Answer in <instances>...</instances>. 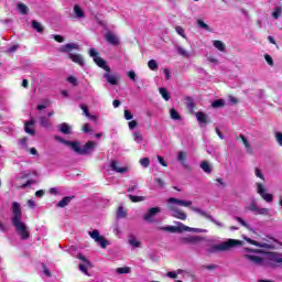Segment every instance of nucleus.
<instances>
[{
    "instance_id": "obj_1",
    "label": "nucleus",
    "mask_w": 282,
    "mask_h": 282,
    "mask_svg": "<svg viewBox=\"0 0 282 282\" xmlns=\"http://www.w3.org/2000/svg\"><path fill=\"white\" fill-rule=\"evenodd\" d=\"M11 224L15 228L17 234L20 238L25 241L30 239V231L28 230V225L23 223V212L21 210V204L13 202L11 205Z\"/></svg>"
},
{
    "instance_id": "obj_2",
    "label": "nucleus",
    "mask_w": 282,
    "mask_h": 282,
    "mask_svg": "<svg viewBox=\"0 0 282 282\" xmlns=\"http://www.w3.org/2000/svg\"><path fill=\"white\" fill-rule=\"evenodd\" d=\"M237 246H243V241L237 239H228L208 248L207 254H215V252H228V250H232V248H237Z\"/></svg>"
},
{
    "instance_id": "obj_3",
    "label": "nucleus",
    "mask_w": 282,
    "mask_h": 282,
    "mask_svg": "<svg viewBox=\"0 0 282 282\" xmlns=\"http://www.w3.org/2000/svg\"><path fill=\"white\" fill-rule=\"evenodd\" d=\"M100 53L96 51V48H90L89 50V56L94 58V63L105 72H111V67L107 65V61H105L102 57L99 56Z\"/></svg>"
},
{
    "instance_id": "obj_4",
    "label": "nucleus",
    "mask_w": 282,
    "mask_h": 282,
    "mask_svg": "<svg viewBox=\"0 0 282 282\" xmlns=\"http://www.w3.org/2000/svg\"><path fill=\"white\" fill-rule=\"evenodd\" d=\"M89 237L94 239L97 243H99L100 248H107L109 246V240L105 239V237L100 236V231L95 229L88 232Z\"/></svg>"
},
{
    "instance_id": "obj_5",
    "label": "nucleus",
    "mask_w": 282,
    "mask_h": 282,
    "mask_svg": "<svg viewBox=\"0 0 282 282\" xmlns=\"http://www.w3.org/2000/svg\"><path fill=\"white\" fill-rule=\"evenodd\" d=\"M200 241H204L202 236H187L180 238V243H182V246H197Z\"/></svg>"
},
{
    "instance_id": "obj_6",
    "label": "nucleus",
    "mask_w": 282,
    "mask_h": 282,
    "mask_svg": "<svg viewBox=\"0 0 282 282\" xmlns=\"http://www.w3.org/2000/svg\"><path fill=\"white\" fill-rule=\"evenodd\" d=\"M257 193L268 204L272 203V199H274V196L272 194L265 193V187L262 183H257Z\"/></svg>"
},
{
    "instance_id": "obj_7",
    "label": "nucleus",
    "mask_w": 282,
    "mask_h": 282,
    "mask_svg": "<svg viewBox=\"0 0 282 282\" xmlns=\"http://www.w3.org/2000/svg\"><path fill=\"white\" fill-rule=\"evenodd\" d=\"M169 210H171L176 219H181L182 221H186V213H184L182 209L173 206V205H167Z\"/></svg>"
},
{
    "instance_id": "obj_8",
    "label": "nucleus",
    "mask_w": 282,
    "mask_h": 282,
    "mask_svg": "<svg viewBox=\"0 0 282 282\" xmlns=\"http://www.w3.org/2000/svg\"><path fill=\"white\" fill-rule=\"evenodd\" d=\"M192 210L194 213H198V215H202V217H206L207 219H210V221L215 224V226H218L219 228L224 227V224L217 221L215 218L206 214V212L202 210L199 207H192Z\"/></svg>"
},
{
    "instance_id": "obj_9",
    "label": "nucleus",
    "mask_w": 282,
    "mask_h": 282,
    "mask_svg": "<svg viewBox=\"0 0 282 282\" xmlns=\"http://www.w3.org/2000/svg\"><path fill=\"white\" fill-rule=\"evenodd\" d=\"M160 213V207H152L148 210L147 214H144L143 219L144 221H149L150 224H153L155 220L153 219L155 215Z\"/></svg>"
},
{
    "instance_id": "obj_10",
    "label": "nucleus",
    "mask_w": 282,
    "mask_h": 282,
    "mask_svg": "<svg viewBox=\"0 0 282 282\" xmlns=\"http://www.w3.org/2000/svg\"><path fill=\"white\" fill-rule=\"evenodd\" d=\"M271 265H276V263H282V253L279 252H269L267 253Z\"/></svg>"
},
{
    "instance_id": "obj_11",
    "label": "nucleus",
    "mask_w": 282,
    "mask_h": 282,
    "mask_svg": "<svg viewBox=\"0 0 282 282\" xmlns=\"http://www.w3.org/2000/svg\"><path fill=\"white\" fill-rule=\"evenodd\" d=\"M242 259L249 261V263H252V265H261V263H263V258L259 256L245 254L242 256Z\"/></svg>"
},
{
    "instance_id": "obj_12",
    "label": "nucleus",
    "mask_w": 282,
    "mask_h": 282,
    "mask_svg": "<svg viewBox=\"0 0 282 282\" xmlns=\"http://www.w3.org/2000/svg\"><path fill=\"white\" fill-rule=\"evenodd\" d=\"M102 78H105L106 83H109V85H118V80H120V77L118 75H111V72H106Z\"/></svg>"
},
{
    "instance_id": "obj_13",
    "label": "nucleus",
    "mask_w": 282,
    "mask_h": 282,
    "mask_svg": "<svg viewBox=\"0 0 282 282\" xmlns=\"http://www.w3.org/2000/svg\"><path fill=\"white\" fill-rule=\"evenodd\" d=\"M167 204H177L178 206H184L185 208H188V206H193V202L182 200V199H177L175 197L169 198Z\"/></svg>"
},
{
    "instance_id": "obj_14",
    "label": "nucleus",
    "mask_w": 282,
    "mask_h": 282,
    "mask_svg": "<svg viewBox=\"0 0 282 282\" xmlns=\"http://www.w3.org/2000/svg\"><path fill=\"white\" fill-rule=\"evenodd\" d=\"M94 149H96V142L94 141L86 142V144H84L82 148V155H89V153H91Z\"/></svg>"
},
{
    "instance_id": "obj_15",
    "label": "nucleus",
    "mask_w": 282,
    "mask_h": 282,
    "mask_svg": "<svg viewBox=\"0 0 282 282\" xmlns=\"http://www.w3.org/2000/svg\"><path fill=\"white\" fill-rule=\"evenodd\" d=\"M68 58H70V61H73V63H76L80 67H85V59L83 58V55L69 53Z\"/></svg>"
},
{
    "instance_id": "obj_16",
    "label": "nucleus",
    "mask_w": 282,
    "mask_h": 282,
    "mask_svg": "<svg viewBox=\"0 0 282 282\" xmlns=\"http://www.w3.org/2000/svg\"><path fill=\"white\" fill-rule=\"evenodd\" d=\"M196 116V120L198 122V124H210V121L208 120V115H206V112H195Z\"/></svg>"
},
{
    "instance_id": "obj_17",
    "label": "nucleus",
    "mask_w": 282,
    "mask_h": 282,
    "mask_svg": "<svg viewBox=\"0 0 282 282\" xmlns=\"http://www.w3.org/2000/svg\"><path fill=\"white\" fill-rule=\"evenodd\" d=\"M110 169L111 171H115V173H127L129 171V167L123 166L120 167V163H118V161H111L110 163Z\"/></svg>"
},
{
    "instance_id": "obj_18",
    "label": "nucleus",
    "mask_w": 282,
    "mask_h": 282,
    "mask_svg": "<svg viewBox=\"0 0 282 282\" xmlns=\"http://www.w3.org/2000/svg\"><path fill=\"white\" fill-rule=\"evenodd\" d=\"M78 44L76 43H68L63 46H61L59 52L63 54H68V52H72V50H78Z\"/></svg>"
},
{
    "instance_id": "obj_19",
    "label": "nucleus",
    "mask_w": 282,
    "mask_h": 282,
    "mask_svg": "<svg viewBox=\"0 0 282 282\" xmlns=\"http://www.w3.org/2000/svg\"><path fill=\"white\" fill-rule=\"evenodd\" d=\"M76 196H65L57 204V208H65V206H69L72 199H75Z\"/></svg>"
},
{
    "instance_id": "obj_20",
    "label": "nucleus",
    "mask_w": 282,
    "mask_h": 282,
    "mask_svg": "<svg viewBox=\"0 0 282 282\" xmlns=\"http://www.w3.org/2000/svg\"><path fill=\"white\" fill-rule=\"evenodd\" d=\"M106 41L110 44V45H119L120 41L118 40V36H116L113 33L108 32L106 33L105 36Z\"/></svg>"
},
{
    "instance_id": "obj_21",
    "label": "nucleus",
    "mask_w": 282,
    "mask_h": 282,
    "mask_svg": "<svg viewBox=\"0 0 282 282\" xmlns=\"http://www.w3.org/2000/svg\"><path fill=\"white\" fill-rule=\"evenodd\" d=\"M185 105H186V108L188 109L189 113H193V111H195V109H197V105H195V100L193 99V97H186Z\"/></svg>"
},
{
    "instance_id": "obj_22",
    "label": "nucleus",
    "mask_w": 282,
    "mask_h": 282,
    "mask_svg": "<svg viewBox=\"0 0 282 282\" xmlns=\"http://www.w3.org/2000/svg\"><path fill=\"white\" fill-rule=\"evenodd\" d=\"M66 147H70V149L75 151V153H78V155H82V148L78 141H68L66 142Z\"/></svg>"
},
{
    "instance_id": "obj_23",
    "label": "nucleus",
    "mask_w": 282,
    "mask_h": 282,
    "mask_svg": "<svg viewBox=\"0 0 282 282\" xmlns=\"http://www.w3.org/2000/svg\"><path fill=\"white\" fill-rule=\"evenodd\" d=\"M31 25L33 30H35V32H39V34H43V32H45V28L43 26V24H41V22L36 20H32Z\"/></svg>"
},
{
    "instance_id": "obj_24",
    "label": "nucleus",
    "mask_w": 282,
    "mask_h": 282,
    "mask_svg": "<svg viewBox=\"0 0 282 282\" xmlns=\"http://www.w3.org/2000/svg\"><path fill=\"white\" fill-rule=\"evenodd\" d=\"M31 127H34V120H30L24 123V131L25 133H29V135H34L35 131Z\"/></svg>"
},
{
    "instance_id": "obj_25",
    "label": "nucleus",
    "mask_w": 282,
    "mask_h": 282,
    "mask_svg": "<svg viewBox=\"0 0 282 282\" xmlns=\"http://www.w3.org/2000/svg\"><path fill=\"white\" fill-rule=\"evenodd\" d=\"M245 241H247L251 246H256L257 248H268V243H261V242L253 240L251 238H248V237H245Z\"/></svg>"
},
{
    "instance_id": "obj_26",
    "label": "nucleus",
    "mask_w": 282,
    "mask_h": 282,
    "mask_svg": "<svg viewBox=\"0 0 282 282\" xmlns=\"http://www.w3.org/2000/svg\"><path fill=\"white\" fill-rule=\"evenodd\" d=\"M59 131L61 133H64V135H69V133H72V126L67 123H61Z\"/></svg>"
},
{
    "instance_id": "obj_27",
    "label": "nucleus",
    "mask_w": 282,
    "mask_h": 282,
    "mask_svg": "<svg viewBox=\"0 0 282 282\" xmlns=\"http://www.w3.org/2000/svg\"><path fill=\"white\" fill-rule=\"evenodd\" d=\"M177 160L182 164V166H185V169H188V165H186V152L180 151L177 155Z\"/></svg>"
},
{
    "instance_id": "obj_28",
    "label": "nucleus",
    "mask_w": 282,
    "mask_h": 282,
    "mask_svg": "<svg viewBox=\"0 0 282 282\" xmlns=\"http://www.w3.org/2000/svg\"><path fill=\"white\" fill-rule=\"evenodd\" d=\"M214 47L218 50L219 52H226V44L219 40L214 41L213 43Z\"/></svg>"
},
{
    "instance_id": "obj_29",
    "label": "nucleus",
    "mask_w": 282,
    "mask_h": 282,
    "mask_svg": "<svg viewBox=\"0 0 282 282\" xmlns=\"http://www.w3.org/2000/svg\"><path fill=\"white\" fill-rule=\"evenodd\" d=\"M200 169L205 172V173H213V167L210 166V163H208V161H203L200 163Z\"/></svg>"
},
{
    "instance_id": "obj_30",
    "label": "nucleus",
    "mask_w": 282,
    "mask_h": 282,
    "mask_svg": "<svg viewBox=\"0 0 282 282\" xmlns=\"http://www.w3.org/2000/svg\"><path fill=\"white\" fill-rule=\"evenodd\" d=\"M74 12H75L77 19H84L85 11H83V9L78 4L74 6Z\"/></svg>"
},
{
    "instance_id": "obj_31",
    "label": "nucleus",
    "mask_w": 282,
    "mask_h": 282,
    "mask_svg": "<svg viewBox=\"0 0 282 282\" xmlns=\"http://www.w3.org/2000/svg\"><path fill=\"white\" fill-rule=\"evenodd\" d=\"M128 242L130 246H132V248H140V241H138V239H135V236H129Z\"/></svg>"
},
{
    "instance_id": "obj_32",
    "label": "nucleus",
    "mask_w": 282,
    "mask_h": 282,
    "mask_svg": "<svg viewBox=\"0 0 282 282\" xmlns=\"http://www.w3.org/2000/svg\"><path fill=\"white\" fill-rule=\"evenodd\" d=\"M239 139L242 141L243 145L246 147V149L248 150L249 153H252V148L250 147V142L248 141V139L246 138V135L240 134Z\"/></svg>"
},
{
    "instance_id": "obj_33",
    "label": "nucleus",
    "mask_w": 282,
    "mask_h": 282,
    "mask_svg": "<svg viewBox=\"0 0 282 282\" xmlns=\"http://www.w3.org/2000/svg\"><path fill=\"white\" fill-rule=\"evenodd\" d=\"M40 124L41 127H44L45 129H50L52 124L50 123V119L47 117H40Z\"/></svg>"
},
{
    "instance_id": "obj_34",
    "label": "nucleus",
    "mask_w": 282,
    "mask_h": 282,
    "mask_svg": "<svg viewBox=\"0 0 282 282\" xmlns=\"http://www.w3.org/2000/svg\"><path fill=\"white\" fill-rule=\"evenodd\" d=\"M160 95L162 96L163 100H171V94L169 93V90L164 87L159 89Z\"/></svg>"
},
{
    "instance_id": "obj_35",
    "label": "nucleus",
    "mask_w": 282,
    "mask_h": 282,
    "mask_svg": "<svg viewBox=\"0 0 282 282\" xmlns=\"http://www.w3.org/2000/svg\"><path fill=\"white\" fill-rule=\"evenodd\" d=\"M117 274H131V268L121 267L116 269Z\"/></svg>"
},
{
    "instance_id": "obj_36",
    "label": "nucleus",
    "mask_w": 282,
    "mask_h": 282,
    "mask_svg": "<svg viewBox=\"0 0 282 282\" xmlns=\"http://www.w3.org/2000/svg\"><path fill=\"white\" fill-rule=\"evenodd\" d=\"M130 202L138 204V202H144V196H135L133 194L128 195Z\"/></svg>"
},
{
    "instance_id": "obj_37",
    "label": "nucleus",
    "mask_w": 282,
    "mask_h": 282,
    "mask_svg": "<svg viewBox=\"0 0 282 282\" xmlns=\"http://www.w3.org/2000/svg\"><path fill=\"white\" fill-rule=\"evenodd\" d=\"M170 116L172 120H182V116H180V112L175 108L170 110Z\"/></svg>"
},
{
    "instance_id": "obj_38",
    "label": "nucleus",
    "mask_w": 282,
    "mask_h": 282,
    "mask_svg": "<svg viewBox=\"0 0 282 282\" xmlns=\"http://www.w3.org/2000/svg\"><path fill=\"white\" fill-rule=\"evenodd\" d=\"M148 67L149 69H151L152 72H158V61L155 59H150L148 62Z\"/></svg>"
},
{
    "instance_id": "obj_39",
    "label": "nucleus",
    "mask_w": 282,
    "mask_h": 282,
    "mask_svg": "<svg viewBox=\"0 0 282 282\" xmlns=\"http://www.w3.org/2000/svg\"><path fill=\"white\" fill-rule=\"evenodd\" d=\"M177 54L180 56H184V58H188V56H191V54L188 53V51H186L184 47L178 46L177 48Z\"/></svg>"
},
{
    "instance_id": "obj_40",
    "label": "nucleus",
    "mask_w": 282,
    "mask_h": 282,
    "mask_svg": "<svg viewBox=\"0 0 282 282\" xmlns=\"http://www.w3.org/2000/svg\"><path fill=\"white\" fill-rule=\"evenodd\" d=\"M117 217H119L120 219H124V217H127V210H124V207H118Z\"/></svg>"
},
{
    "instance_id": "obj_41",
    "label": "nucleus",
    "mask_w": 282,
    "mask_h": 282,
    "mask_svg": "<svg viewBox=\"0 0 282 282\" xmlns=\"http://www.w3.org/2000/svg\"><path fill=\"white\" fill-rule=\"evenodd\" d=\"M18 10L22 14H28V12H30V9L24 3H19L18 4Z\"/></svg>"
},
{
    "instance_id": "obj_42",
    "label": "nucleus",
    "mask_w": 282,
    "mask_h": 282,
    "mask_svg": "<svg viewBox=\"0 0 282 282\" xmlns=\"http://www.w3.org/2000/svg\"><path fill=\"white\" fill-rule=\"evenodd\" d=\"M225 102L224 99H217L212 104V107H214V109H219L221 107H225Z\"/></svg>"
},
{
    "instance_id": "obj_43",
    "label": "nucleus",
    "mask_w": 282,
    "mask_h": 282,
    "mask_svg": "<svg viewBox=\"0 0 282 282\" xmlns=\"http://www.w3.org/2000/svg\"><path fill=\"white\" fill-rule=\"evenodd\" d=\"M197 25L202 28V30H206V32H212L210 26L204 22V20H197Z\"/></svg>"
},
{
    "instance_id": "obj_44",
    "label": "nucleus",
    "mask_w": 282,
    "mask_h": 282,
    "mask_svg": "<svg viewBox=\"0 0 282 282\" xmlns=\"http://www.w3.org/2000/svg\"><path fill=\"white\" fill-rule=\"evenodd\" d=\"M139 162L141 166H144V169H149V166H151V160L149 158H143Z\"/></svg>"
},
{
    "instance_id": "obj_45",
    "label": "nucleus",
    "mask_w": 282,
    "mask_h": 282,
    "mask_svg": "<svg viewBox=\"0 0 282 282\" xmlns=\"http://www.w3.org/2000/svg\"><path fill=\"white\" fill-rule=\"evenodd\" d=\"M282 14V8L281 7H276L274 9V11L271 13V17H273L274 19H279Z\"/></svg>"
},
{
    "instance_id": "obj_46",
    "label": "nucleus",
    "mask_w": 282,
    "mask_h": 282,
    "mask_svg": "<svg viewBox=\"0 0 282 282\" xmlns=\"http://www.w3.org/2000/svg\"><path fill=\"white\" fill-rule=\"evenodd\" d=\"M254 173H256V176H258L260 180L265 182V176L263 175V171L261 169L256 167Z\"/></svg>"
},
{
    "instance_id": "obj_47",
    "label": "nucleus",
    "mask_w": 282,
    "mask_h": 282,
    "mask_svg": "<svg viewBox=\"0 0 282 282\" xmlns=\"http://www.w3.org/2000/svg\"><path fill=\"white\" fill-rule=\"evenodd\" d=\"M164 230H167V232H182V229L175 226L165 227Z\"/></svg>"
},
{
    "instance_id": "obj_48",
    "label": "nucleus",
    "mask_w": 282,
    "mask_h": 282,
    "mask_svg": "<svg viewBox=\"0 0 282 282\" xmlns=\"http://www.w3.org/2000/svg\"><path fill=\"white\" fill-rule=\"evenodd\" d=\"M80 109L85 113L86 118H91V112H89V108L86 105H80Z\"/></svg>"
},
{
    "instance_id": "obj_49",
    "label": "nucleus",
    "mask_w": 282,
    "mask_h": 282,
    "mask_svg": "<svg viewBox=\"0 0 282 282\" xmlns=\"http://www.w3.org/2000/svg\"><path fill=\"white\" fill-rule=\"evenodd\" d=\"M67 83H70V85H73V87H78V79H76V77H74V76H69L67 78Z\"/></svg>"
},
{
    "instance_id": "obj_50",
    "label": "nucleus",
    "mask_w": 282,
    "mask_h": 282,
    "mask_svg": "<svg viewBox=\"0 0 282 282\" xmlns=\"http://www.w3.org/2000/svg\"><path fill=\"white\" fill-rule=\"evenodd\" d=\"M32 184H34V180H28L26 183L19 186V188H32Z\"/></svg>"
},
{
    "instance_id": "obj_51",
    "label": "nucleus",
    "mask_w": 282,
    "mask_h": 282,
    "mask_svg": "<svg viewBox=\"0 0 282 282\" xmlns=\"http://www.w3.org/2000/svg\"><path fill=\"white\" fill-rule=\"evenodd\" d=\"M248 210L257 213L259 210V206L257 205L256 202H251V204L248 206Z\"/></svg>"
},
{
    "instance_id": "obj_52",
    "label": "nucleus",
    "mask_w": 282,
    "mask_h": 282,
    "mask_svg": "<svg viewBox=\"0 0 282 282\" xmlns=\"http://www.w3.org/2000/svg\"><path fill=\"white\" fill-rule=\"evenodd\" d=\"M77 259H79V261L85 262L86 265H91V262H89L88 259L85 256H83V253H78Z\"/></svg>"
},
{
    "instance_id": "obj_53",
    "label": "nucleus",
    "mask_w": 282,
    "mask_h": 282,
    "mask_svg": "<svg viewBox=\"0 0 282 282\" xmlns=\"http://www.w3.org/2000/svg\"><path fill=\"white\" fill-rule=\"evenodd\" d=\"M87 268H91V265H87V263H85V264L80 263V264H79V270H80V272H83L84 274H89Z\"/></svg>"
},
{
    "instance_id": "obj_54",
    "label": "nucleus",
    "mask_w": 282,
    "mask_h": 282,
    "mask_svg": "<svg viewBox=\"0 0 282 282\" xmlns=\"http://www.w3.org/2000/svg\"><path fill=\"white\" fill-rule=\"evenodd\" d=\"M128 78H130V80H133L135 83V80H138V75H135V70H129Z\"/></svg>"
},
{
    "instance_id": "obj_55",
    "label": "nucleus",
    "mask_w": 282,
    "mask_h": 282,
    "mask_svg": "<svg viewBox=\"0 0 282 282\" xmlns=\"http://www.w3.org/2000/svg\"><path fill=\"white\" fill-rule=\"evenodd\" d=\"M20 47H21V45L15 44V45L10 46V47L7 50V52H8V54H14V52H17V50H19Z\"/></svg>"
},
{
    "instance_id": "obj_56",
    "label": "nucleus",
    "mask_w": 282,
    "mask_h": 282,
    "mask_svg": "<svg viewBox=\"0 0 282 282\" xmlns=\"http://www.w3.org/2000/svg\"><path fill=\"white\" fill-rule=\"evenodd\" d=\"M52 37L54 39V41H56V43H64L65 42V37H63V35L53 34Z\"/></svg>"
},
{
    "instance_id": "obj_57",
    "label": "nucleus",
    "mask_w": 282,
    "mask_h": 282,
    "mask_svg": "<svg viewBox=\"0 0 282 282\" xmlns=\"http://www.w3.org/2000/svg\"><path fill=\"white\" fill-rule=\"evenodd\" d=\"M133 140L135 141V142H142V140H143V138H142V134L140 133V132H134L133 133Z\"/></svg>"
},
{
    "instance_id": "obj_58",
    "label": "nucleus",
    "mask_w": 282,
    "mask_h": 282,
    "mask_svg": "<svg viewBox=\"0 0 282 282\" xmlns=\"http://www.w3.org/2000/svg\"><path fill=\"white\" fill-rule=\"evenodd\" d=\"M258 215H270L269 208H258Z\"/></svg>"
},
{
    "instance_id": "obj_59",
    "label": "nucleus",
    "mask_w": 282,
    "mask_h": 282,
    "mask_svg": "<svg viewBox=\"0 0 282 282\" xmlns=\"http://www.w3.org/2000/svg\"><path fill=\"white\" fill-rule=\"evenodd\" d=\"M19 144H21V147H24V149H28V137H23L22 139H20Z\"/></svg>"
},
{
    "instance_id": "obj_60",
    "label": "nucleus",
    "mask_w": 282,
    "mask_h": 282,
    "mask_svg": "<svg viewBox=\"0 0 282 282\" xmlns=\"http://www.w3.org/2000/svg\"><path fill=\"white\" fill-rule=\"evenodd\" d=\"M123 116L126 120H133V113H131L129 110H124Z\"/></svg>"
},
{
    "instance_id": "obj_61",
    "label": "nucleus",
    "mask_w": 282,
    "mask_h": 282,
    "mask_svg": "<svg viewBox=\"0 0 282 282\" xmlns=\"http://www.w3.org/2000/svg\"><path fill=\"white\" fill-rule=\"evenodd\" d=\"M128 127H129L130 131H133V129H135L138 127V121L132 120V121L128 122Z\"/></svg>"
},
{
    "instance_id": "obj_62",
    "label": "nucleus",
    "mask_w": 282,
    "mask_h": 282,
    "mask_svg": "<svg viewBox=\"0 0 282 282\" xmlns=\"http://www.w3.org/2000/svg\"><path fill=\"white\" fill-rule=\"evenodd\" d=\"M175 30L180 34V36L186 39V34H184V29L182 26H176Z\"/></svg>"
},
{
    "instance_id": "obj_63",
    "label": "nucleus",
    "mask_w": 282,
    "mask_h": 282,
    "mask_svg": "<svg viewBox=\"0 0 282 282\" xmlns=\"http://www.w3.org/2000/svg\"><path fill=\"white\" fill-rule=\"evenodd\" d=\"M275 140H276L278 144H280V147H282V133L281 132L275 133Z\"/></svg>"
},
{
    "instance_id": "obj_64",
    "label": "nucleus",
    "mask_w": 282,
    "mask_h": 282,
    "mask_svg": "<svg viewBox=\"0 0 282 282\" xmlns=\"http://www.w3.org/2000/svg\"><path fill=\"white\" fill-rule=\"evenodd\" d=\"M0 232H8V226L2 221H0Z\"/></svg>"
}]
</instances>
